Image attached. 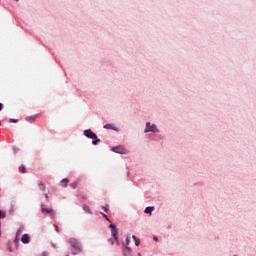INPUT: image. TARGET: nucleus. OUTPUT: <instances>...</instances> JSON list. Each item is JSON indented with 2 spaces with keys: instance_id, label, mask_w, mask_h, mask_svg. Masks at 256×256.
<instances>
[{
  "instance_id": "nucleus-1",
  "label": "nucleus",
  "mask_w": 256,
  "mask_h": 256,
  "mask_svg": "<svg viewBox=\"0 0 256 256\" xmlns=\"http://www.w3.org/2000/svg\"><path fill=\"white\" fill-rule=\"evenodd\" d=\"M71 247H72V255H77L79 253H81V245L79 244V242H77V239H70L69 241Z\"/></svg>"
},
{
  "instance_id": "nucleus-2",
  "label": "nucleus",
  "mask_w": 256,
  "mask_h": 256,
  "mask_svg": "<svg viewBox=\"0 0 256 256\" xmlns=\"http://www.w3.org/2000/svg\"><path fill=\"white\" fill-rule=\"evenodd\" d=\"M145 133H159L157 126L155 124L151 125V122L146 123V129L144 130Z\"/></svg>"
},
{
  "instance_id": "nucleus-3",
  "label": "nucleus",
  "mask_w": 256,
  "mask_h": 256,
  "mask_svg": "<svg viewBox=\"0 0 256 256\" xmlns=\"http://www.w3.org/2000/svg\"><path fill=\"white\" fill-rule=\"evenodd\" d=\"M112 151L114 153H118L119 155H128L129 154V150L125 149V147H123L121 145L113 147Z\"/></svg>"
},
{
  "instance_id": "nucleus-4",
  "label": "nucleus",
  "mask_w": 256,
  "mask_h": 256,
  "mask_svg": "<svg viewBox=\"0 0 256 256\" xmlns=\"http://www.w3.org/2000/svg\"><path fill=\"white\" fill-rule=\"evenodd\" d=\"M41 211L43 215H50V217L55 216V210L52 208H46L44 204H41Z\"/></svg>"
},
{
  "instance_id": "nucleus-5",
  "label": "nucleus",
  "mask_w": 256,
  "mask_h": 256,
  "mask_svg": "<svg viewBox=\"0 0 256 256\" xmlns=\"http://www.w3.org/2000/svg\"><path fill=\"white\" fill-rule=\"evenodd\" d=\"M109 229H111L112 237L119 238V229L117 228V226H115V224L111 223L109 225Z\"/></svg>"
},
{
  "instance_id": "nucleus-6",
  "label": "nucleus",
  "mask_w": 256,
  "mask_h": 256,
  "mask_svg": "<svg viewBox=\"0 0 256 256\" xmlns=\"http://www.w3.org/2000/svg\"><path fill=\"white\" fill-rule=\"evenodd\" d=\"M84 135L88 139H97V134H95L91 129L85 130Z\"/></svg>"
},
{
  "instance_id": "nucleus-7",
  "label": "nucleus",
  "mask_w": 256,
  "mask_h": 256,
  "mask_svg": "<svg viewBox=\"0 0 256 256\" xmlns=\"http://www.w3.org/2000/svg\"><path fill=\"white\" fill-rule=\"evenodd\" d=\"M122 253H123L124 256H133L132 250L129 246L124 245Z\"/></svg>"
},
{
  "instance_id": "nucleus-8",
  "label": "nucleus",
  "mask_w": 256,
  "mask_h": 256,
  "mask_svg": "<svg viewBox=\"0 0 256 256\" xmlns=\"http://www.w3.org/2000/svg\"><path fill=\"white\" fill-rule=\"evenodd\" d=\"M21 241H22V243H24V245L29 244L30 241H31V238L29 237V234L22 235Z\"/></svg>"
},
{
  "instance_id": "nucleus-9",
  "label": "nucleus",
  "mask_w": 256,
  "mask_h": 256,
  "mask_svg": "<svg viewBox=\"0 0 256 256\" xmlns=\"http://www.w3.org/2000/svg\"><path fill=\"white\" fill-rule=\"evenodd\" d=\"M108 243H110V245H115L116 243V245L119 246V238H115V237L109 238Z\"/></svg>"
},
{
  "instance_id": "nucleus-10",
  "label": "nucleus",
  "mask_w": 256,
  "mask_h": 256,
  "mask_svg": "<svg viewBox=\"0 0 256 256\" xmlns=\"http://www.w3.org/2000/svg\"><path fill=\"white\" fill-rule=\"evenodd\" d=\"M153 211H155V207L148 206L145 208L144 213L151 215V213H153Z\"/></svg>"
},
{
  "instance_id": "nucleus-11",
  "label": "nucleus",
  "mask_w": 256,
  "mask_h": 256,
  "mask_svg": "<svg viewBox=\"0 0 256 256\" xmlns=\"http://www.w3.org/2000/svg\"><path fill=\"white\" fill-rule=\"evenodd\" d=\"M83 210L86 212V213H89L90 215L93 214V212L91 211V208L89 206H87V204H84L83 205Z\"/></svg>"
},
{
  "instance_id": "nucleus-12",
  "label": "nucleus",
  "mask_w": 256,
  "mask_h": 256,
  "mask_svg": "<svg viewBox=\"0 0 256 256\" xmlns=\"http://www.w3.org/2000/svg\"><path fill=\"white\" fill-rule=\"evenodd\" d=\"M132 239L135 242L136 247H139V245H141V240H139L136 235H133Z\"/></svg>"
},
{
  "instance_id": "nucleus-13",
  "label": "nucleus",
  "mask_w": 256,
  "mask_h": 256,
  "mask_svg": "<svg viewBox=\"0 0 256 256\" xmlns=\"http://www.w3.org/2000/svg\"><path fill=\"white\" fill-rule=\"evenodd\" d=\"M37 119V116H28L25 118V121H28L29 123H33Z\"/></svg>"
},
{
  "instance_id": "nucleus-14",
  "label": "nucleus",
  "mask_w": 256,
  "mask_h": 256,
  "mask_svg": "<svg viewBox=\"0 0 256 256\" xmlns=\"http://www.w3.org/2000/svg\"><path fill=\"white\" fill-rule=\"evenodd\" d=\"M25 230L24 227H20L17 232H16V235L17 237H21V235H23V231Z\"/></svg>"
},
{
  "instance_id": "nucleus-15",
  "label": "nucleus",
  "mask_w": 256,
  "mask_h": 256,
  "mask_svg": "<svg viewBox=\"0 0 256 256\" xmlns=\"http://www.w3.org/2000/svg\"><path fill=\"white\" fill-rule=\"evenodd\" d=\"M19 172H20V173H27V167H25V165H21V166L19 167Z\"/></svg>"
},
{
  "instance_id": "nucleus-16",
  "label": "nucleus",
  "mask_w": 256,
  "mask_h": 256,
  "mask_svg": "<svg viewBox=\"0 0 256 256\" xmlns=\"http://www.w3.org/2000/svg\"><path fill=\"white\" fill-rule=\"evenodd\" d=\"M19 241H21V236H17L16 234V238L14 240L15 246L18 247L19 246Z\"/></svg>"
},
{
  "instance_id": "nucleus-17",
  "label": "nucleus",
  "mask_w": 256,
  "mask_h": 256,
  "mask_svg": "<svg viewBox=\"0 0 256 256\" xmlns=\"http://www.w3.org/2000/svg\"><path fill=\"white\" fill-rule=\"evenodd\" d=\"M77 185H79V180H76L74 183H71L70 187H72V189H77Z\"/></svg>"
},
{
  "instance_id": "nucleus-18",
  "label": "nucleus",
  "mask_w": 256,
  "mask_h": 256,
  "mask_svg": "<svg viewBox=\"0 0 256 256\" xmlns=\"http://www.w3.org/2000/svg\"><path fill=\"white\" fill-rule=\"evenodd\" d=\"M100 215H102V217H103L104 219H106V221H108V223H111V219H109V217H108L105 213L100 212Z\"/></svg>"
},
{
  "instance_id": "nucleus-19",
  "label": "nucleus",
  "mask_w": 256,
  "mask_h": 256,
  "mask_svg": "<svg viewBox=\"0 0 256 256\" xmlns=\"http://www.w3.org/2000/svg\"><path fill=\"white\" fill-rule=\"evenodd\" d=\"M98 143H101V139L97 138H94V141H92V145H98Z\"/></svg>"
},
{
  "instance_id": "nucleus-20",
  "label": "nucleus",
  "mask_w": 256,
  "mask_h": 256,
  "mask_svg": "<svg viewBox=\"0 0 256 256\" xmlns=\"http://www.w3.org/2000/svg\"><path fill=\"white\" fill-rule=\"evenodd\" d=\"M61 183L62 184L64 183L63 187H67V184L69 183V179L68 178H64V179L61 180Z\"/></svg>"
},
{
  "instance_id": "nucleus-21",
  "label": "nucleus",
  "mask_w": 256,
  "mask_h": 256,
  "mask_svg": "<svg viewBox=\"0 0 256 256\" xmlns=\"http://www.w3.org/2000/svg\"><path fill=\"white\" fill-rule=\"evenodd\" d=\"M39 189H40V191H45L47 189V187L45 186L44 183H40L39 184Z\"/></svg>"
},
{
  "instance_id": "nucleus-22",
  "label": "nucleus",
  "mask_w": 256,
  "mask_h": 256,
  "mask_svg": "<svg viewBox=\"0 0 256 256\" xmlns=\"http://www.w3.org/2000/svg\"><path fill=\"white\" fill-rule=\"evenodd\" d=\"M7 217V212L6 211H1V219H5Z\"/></svg>"
},
{
  "instance_id": "nucleus-23",
  "label": "nucleus",
  "mask_w": 256,
  "mask_h": 256,
  "mask_svg": "<svg viewBox=\"0 0 256 256\" xmlns=\"http://www.w3.org/2000/svg\"><path fill=\"white\" fill-rule=\"evenodd\" d=\"M8 251L13 253V245H11V243H8Z\"/></svg>"
},
{
  "instance_id": "nucleus-24",
  "label": "nucleus",
  "mask_w": 256,
  "mask_h": 256,
  "mask_svg": "<svg viewBox=\"0 0 256 256\" xmlns=\"http://www.w3.org/2000/svg\"><path fill=\"white\" fill-rule=\"evenodd\" d=\"M104 129H113V125L106 124V125H104Z\"/></svg>"
},
{
  "instance_id": "nucleus-25",
  "label": "nucleus",
  "mask_w": 256,
  "mask_h": 256,
  "mask_svg": "<svg viewBox=\"0 0 256 256\" xmlns=\"http://www.w3.org/2000/svg\"><path fill=\"white\" fill-rule=\"evenodd\" d=\"M9 123H19V120L11 118L9 120Z\"/></svg>"
},
{
  "instance_id": "nucleus-26",
  "label": "nucleus",
  "mask_w": 256,
  "mask_h": 256,
  "mask_svg": "<svg viewBox=\"0 0 256 256\" xmlns=\"http://www.w3.org/2000/svg\"><path fill=\"white\" fill-rule=\"evenodd\" d=\"M103 211H109V205L102 206Z\"/></svg>"
},
{
  "instance_id": "nucleus-27",
  "label": "nucleus",
  "mask_w": 256,
  "mask_h": 256,
  "mask_svg": "<svg viewBox=\"0 0 256 256\" xmlns=\"http://www.w3.org/2000/svg\"><path fill=\"white\" fill-rule=\"evenodd\" d=\"M129 243H131V240L129 239V237L126 238V247H129Z\"/></svg>"
},
{
  "instance_id": "nucleus-28",
  "label": "nucleus",
  "mask_w": 256,
  "mask_h": 256,
  "mask_svg": "<svg viewBox=\"0 0 256 256\" xmlns=\"http://www.w3.org/2000/svg\"><path fill=\"white\" fill-rule=\"evenodd\" d=\"M18 151H19V148H18L17 146H14V147H13V152H14V153H17Z\"/></svg>"
},
{
  "instance_id": "nucleus-29",
  "label": "nucleus",
  "mask_w": 256,
  "mask_h": 256,
  "mask_svg": "<svg viewBox=\"0 0 256 256\" xmlns=\"http://www.w3.org/2000/svg\"><path fill=\"white\" fill-rule=\"evenodd\" d=\"M9 213H10L11 215H13V213H15V208L12 207V208L10 209Z\"/></svg>"
},
{
  "instance_id": "nucleus-30",
  "label": "nucleus",
  "mask_w": 256,
  "mask_h": 256,
  "mask_svg": "<svg viewBox=\"0 0 256 256\" xmlns=\"http://www.w3.org/2000/svg\"><path fill=\"white\" fill-rule=\"evenodd\" d=\"M54 229L57 231V233H59V226L54 225Z\"/></svg>"
},
{
  "instance_id": "nucleus-31",
  "label": "nucleus",
  "mask_w": 256,
  "mask_h": 256,
  "mask_svg": "<svg viewBox=\"0 0 256 256\" xmlns=\"http://www.w3.org/2000/svg\"><path fill=\"white\" fill-rule=\"evenodd\" d=\"M42 256H49V253L48 252H43Z\"/></svg>"
},
{
  "instance_id": "nucleus-32",
  "label": "nucleus",
  "mask_w": 256,
  "mask_h": 256,
  "mask_svg": "<svg viewBox=\"0 0 256 256\" xmlns=\"http://www.w3.org/2000/svg\"><path fill=\"white\" fill-rule=\"evenodd\" d=\"M44 197H45V199H49V194L45 193Z\"/></svg>"
},
{
  "instance_id": "nucleus-33",
  "label": "nucleus",
  "mask_w": 256,
  "mask_h": 256,
  "mask_svg": "<svg viewBox=\"0 0 256 256\" xmlns=\"http://www.w3.org/2000/svg\"><path fill=\"white\" fill-rule=\"evenodd\" d=\"M153 239L154 241H159V239L156 236H154Z\"/></svg>"
},
{
  "instance_id": "nucleus-34",
  "label": "nucleus",
  "mask_w": 256,
  "mask_h": 256,
  "mask_svg": "<svg viewBox=\"0 0 256 256\" xmlns=\"http://www.w3.org/2000/svg\"><path fill=\"white\" fill-rule=\"evenodd\" d=\"M52 247L56 248V247H57V245H55V244H53V243H52Z\"/></svg>"
},
{
  "instance_id": "nucleus-35",
  "label": "nucleus",
  "mask_w": 256,
  "mask_h": 256,
  "mask_svg": "<svg viewBox=\"0 0 256 256\" xmlns=\"http://www.w3.org/2000/svg\"><path fill=\"white\" fill-rule=\"evenodd\" d=\"M1 109H3V104H1Z\"/></svg>"
},
{
  "instance_id": "nucleus-36",
  "label": "nucleus",
  "mask_w": 256,
  "mask_h": 256,
  "mask_svg": "<svg viewBox=\"0 0 256 256\" xmlns=\"http://www.w3.org/2000/svg\"><path fill=\"white\" fill-rule=\"evenodd\" d=\"M15 1H19V0H15Z\"/></svg>"
}]
</instances>
